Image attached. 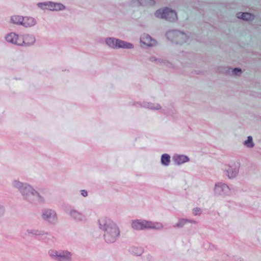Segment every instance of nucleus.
I'll list each match as a JSON object with an SVG mask.
<instances>
[{
  "label": "nucleus",
  "instance_id": "2",
  "mask_svg": "<svg viewBox=\"0 0 261 261\" xmlns=\"http://www.w3.org/2000/svg\"><path fill=\"white\" fill-rule=\"evenodd\" d=\"M132 227L136 230H141L146 228L159 229L162 227V225L158 223H154L151 221L135 220L133 221Z\"/></svg>",
  "mask_w": 261,
  "mask_h": 261
},
{
  "label": "nucleus",
  "instance_id": "18",
  "mask_svg": "<svg viewBox=\"0 0 261 261\" xmlns=\"http://www.w3.org/2000/svg\"><path fill=\"white\" fill-rule=\"evenodd\" d=\"M238 168H234L233 170H232L231 171H230V169H228L227 170V176L229 178H233L236 176V175L238 173Z\"/></svg>",
  "mask_w": 261,
  "mask_h": 261
},
{
  "label": "nucleus",
  "instance_id": "17",
  "mask_svg": "<svg viewBox=\"0 0 261 261\" xmlns=\"http://www.w3.org/2000/svg\"><path fill=\"white\" fill-rule=\"evenodd\" d=\"M170 162V156L168 154H164L161 158V162L162 164L168 166Z\"/></svg>",
  "mask_w": 261,
  "mask_h": 261
},
{
  "label": "nucleus",
  "instance_id": "14",
  "mask_svg": "<svg viewBox=\"0 0 261 261\" xmlns=\"http://www.w3.org/2000/svg\"><path fill=\"white\" fill-rule=\"evenodd\" d=\"M55 216V212L50 210H46L43 214V218L48 221H50V219H54Z\"/></svg>",
  "mask_w": 261,
  "mask_h": 261
},
{
  "label": "nucleus",
  "instance_id": "8",
  "mask_svg": "<svg viewBox=\"0 0 261 261\" xmlns=\"http://www.w3.org/2000/svg\"><path fill=\"white\" fill-rule=\"evenodd\" d=\"M23 37V45H30L33 44L35 42V37L31 35H26L22 36Z\"/></svg>",
  "mask_w": 261,
  "mask_h": 261
},
{
  "label": "nucleus",
  "instance_id": "19",
  "mask_svg": "<svg viewBox=\"0 0 261 261\" xmlns=\"http://www.w3.org/2000/svg\"><path fill=\"white\" fill-rule=\"evenodd\" d=\"M222 188L223 190H227L228 189L227 186L224 184H219L216 185L215 190L216 192L220 193V189Z\"/></svg>",
  "mask_w": 261,
  "mask_h": 261
},
{
  "label": "nucleus",
  "instance_id": "28",
  "mask_svg": "<svg viewBox=\"0 0 261 261\" xmlns=\"http://www.w3.org/2000/svg\"><path fill=\"white\" fill-rule=\"evenodd\" d=\"M171 33V32H168L167 34V36L169 35Z\"/></svg>",
  "mask_w": 261,
  "mask_h": 261
},
{
  "label": "nucleus",
  "instance_id": "20",
  "mask_svg": "<svg viewBox=\"0 0 261 261\" xmlns=\"http://www.w3.org/2000/svg\"><path fill=\"white\" fill-rule=\"evenodd\" d=\"M245 145L249 147H252L253 146V143L252 142V138L251 136L248 137L247 141H245L244 143Z\"/></svg>",
  "mask_w": 261,
  "mask_h": 261
},
{
  "label": "nucleus",
  "instance_id": "22",
  "mask_svg": "<svg viewBox=\"0 0 261 261\" xmlns=\"http://www.w3.org/2000/svg\"><path fill=\"white\" fill-rule=\"evenodd\" d=\"M141 2V5H146L149 4L150 5H153L154 4V2L152 0H138Z\"/></svg>",
  "mask_w": 261,
  "mask_h": 261
},
{
  "label": "nucleus",
  "instance_id": "9",
  "mask_svg": "<svg viewBox=\"0 0 261 261\" xmlns=\"http://www.w3.org/2000/svg\"><path fill=\"white\" fill-rule=\"evenodd\" d=\"M36 21L33 17H23L22 25L25 27H31L35 25Z\"/></svg>",
  "mask_w": 261,
  "mask_h": 261
},
{
  "label": "nucleus",
  "instance_id": "10",
  "mask_svg": "<svg viewBox=\"0 0 261 261\" xmlns=\"http://www.w3.org/2000/svg\"><path fill=\"white\" fill-rule=\"evenodd\" d=\"M237 17L238 18L242 19L245 20H253L254 16L249 13H241L239 12L237 14Z\"/></svg>",
  "mask_w": 261,
  "mask_h": 261
},
{
  "label": "nucleus",
  "instance_id": "29",
  "mask_svg": "<svg viewBox=\"0 0 261 261\" xmlns=\"http://www.w3.org/2000/svg\"><path fill=\"white\" fill-rule=\"evenodd\" d=\"M35 234H39V233H37V232L35 233Z\"/></svg>",
  "mask_w": 261,
  "mask_h": 261
},
{
  "label": "nucleus",
  "instance_id": "3",
  "mask_svg": "<svg viewBox=\"0 0 261 261\" xmlns=\"http://www.w3.org/2000/svg\"><path fill=\"white\" fill-rule=\"evenodd\" d=\"M155 15L157 17L164 18L169 21H174L177 19L176 12L168 8L157 10Z\"/></svg>",
  "mask_w": 261,
  "mask_h": 261
},
{
  "label": "nucleus",
  "instance_id": "5",
  "mask_svg": "<svg viewBox=\"0 0 261 261\" xmlns=\"http://www.w3.org/2000/svg\"><path fill=\"white\" fill-rule=\"evenodd\" d=\"M49 254L51 256H57L59 259H71V253L67 251L58 252L57 251L50 250L49 251Z\"/></svg>",
  "mask_w": 261,
  "mask_h": 261
},
{
  "label": "nucleus",
  "instance_id": "6",
  "mask_svg": "<svg viewBox=\"0 0 261 261\" xmlns=\"http://www.w3.org/2000/svg\"><path fill=\"white\" fill-rule=\"evenodd\" d=\"M16 186L19 188H21V193L23 196H30L34 195V190L30 186H27L25 184L16 182Z\"/></svg>",
  "mask_w": 261,
  "mask_h": 261
},
{
  "label": "nucleus",
  "instance_id": "12",
  "mask_svg": "<svg viewBox=\"0 0 261 261\" xmlns=\"http://www.w3.org/2000/svg\"><path fill=\"white\" fill-rule=\"evenodd\" d=\"M23 17L19 15H14L11 17V21L17 25H22L23 23Z\"/></svg>",
  "mask_w": 261,
  "mask_h": 261
},
{
  "label": "nucleus",
  "instance_id": "21",
  "mask_svg": "<svg viewBox=\"0 0 261 261\" xmlns=\"http://www.w3.org/2000/svg\"><path fill=\"white\" fill-rule=\"evenodd\" d=\"M70 214L72 217H73L75 219H77L78 220L82 219L81 215L75 211H71Z\"/></svg>",
  "mask_w": 261,
  "mask_h": 261
},
{
  "label": "nucleus",
  "instance_id": "7",
  "mask_svg": "<svg viewBox=\"0 0 261 261\" xmlns=\"http://www.w3.org/2000/svg\"><path fill=\"white\" fill-rule=\"evenodd\" d=\"M141 42L148 46H152L156 44L155 40L152 39L151 37L147 34H143L140 38Z\"/></svg>",
  "mask_w": 261,
  "mask_h": 261
},
{
  "label": "nucleus",
  "instance_id": "15",
  "mask_svg": "<svg viewBox=\"0 0 261 261\" xmlns=\"http://www.w3.org/2000/svg\"><path fill=\"white\" fill-rule=\"evenodd\" d=\"M118 40L115 38H109L106 40V43L112 48H116Z\"/></svg>",
  "mask_w": 261,
  "mask_h": 261
},
{
  "label": "nucleus",
  "instance_id": "26",
  "mask_svg": "<svg viewBox=\"0 0 261 261\" xmlns=\"http://www.w3.org/2000/svg\"><path fill=\"white\" fill-rule=\"evenodd\" d=\"M81 194L83 196H84V197H86L87 196V192L85 190H82L81 191Z\"/></svg>",
  "mask_w": 261,
  "mask_h": 261
},
{
  "label": "nucleus",
  "instance_id": "16",
  "mask_svg": "<svg viewBox=\"0 0 261 261\" xmlns=\"http://www.w3.org/2000/svg\"><path fill=\"white\" fill-rule=\"evenodd\" d=\"M189 159L187 156L184 155H178L175 157V161L178 164H180L188 161Z\"/></svg>",
  "mask_w": 261,
  "mask_h": 261
},
{
  "label": "nucleus",
  "instance_id": "24",
  "mask_svg": "<svg viewBox=\"0 0 261 261\" xmlns=\"http://www.w3.org/2000/svg\"><path fill=\"white\" fill-rule=\"evenodd\" d=\"M186 222V220H181L179 221L178 223L177 224L178 226H182Z\"/></svg>",
  "mask_w": 261,
  "mask_h": 261
},
{
  "label": "nucleus",
  "instance_id": "27",
  "mask_svg": "<svg viewBox=\"0 0 261 261\" xmlns=\"http://www.w3.org/2000/svg\"><path fill=\"white\" fill-rule=\"evenodd\" d=\"M4 208L2 206H0V215L4 213Z\"/></svg>",
  "mask_w": 261,
  "mask_h": 261
},
{
  "label": "nucleus",
  "instance_id": "4",
  "mask_svg": "<svg viewBox=\"0 0 261 261\" xmlns=\"http://www.w3.org/2000/svg\"><path fill=\"white\" fill-rule=\"evenodd\" d=\"M7 41L12 43L18 45H23V37L22 36H20L14 33H10L8 34L5 37Z\"/></svg>",
  "mask_w": 261,
  "mask_h": 261
},
{
  "label": "nucleus",
  "instance_id": "13",
  "mask_svg": "<svg viewBox=\"0 0 261 261\" xmlns=\"http://www.w3.org/2000/svg\"><path fill=\"white\" fill-rule=\"evenodd\" d=\"M133 47V44L130 43H128L120 40H118L116 48H132Z\"/></svg>",
  "mask_w": 261,
  "mask_h": 261
},
{
  "label": "nucleus",
  "instance_id": "25",
  "mask_svg": "<svg viewBox=\"0 0 261 261\" xmlns=\"http://www.w3.org/2000/svg\"><path fill=\"white\" fill-rule=\"evenodd\" d=\"M200 212V209L195 208L193 210V213L195 215H197Z\"/></svg>",
  "mask_w": 261,
  "mask_h": 261
},
{
  "label": "nucleus",
  "instance_id": "11",
  "mask_svg": "<svg viewBox=\"0 0 261 261\" xmlns=\"http://www.w3.org/2000/svg\"><path fill=\"white\" fill-rule=\"evenodd\" d=\"M48 8L50 10L59 11L64 9V6L60 3L49 2L48 4Z\"/></svg>",
  "mask_w": 261,
  "mask_h": 261
},
{
  "label": "nucleus",
  "instance_id": "1",
  "mask_svg": "<svg viewBox=\"0 0 261 261\" xmlns=\"http://www.w3.org/2000/svg\"><path fill=\"white\" fill-rule=\"evenodd\" d=\"M100 226H103L104 237L108 243H113L118 238L120 231L117 226L111 220L102 218L99 220Z\"/></svg>",
  "mask_w": 261,
  "mask_h": 261
},
{
  "label": "nucleus",
  "instance_id": "23",
  "mask_svg": "<svg viewBox=\"0 0 261 261\" xmlns=\"http://www.w3.org/2000/svg\"><path fill=\"white\" fill-rule=\"evenodd\" d=\"M241 72L242 71H241V69H239L238 68H236L233 69V72L236 75L238 74V73H241Z\"/></svg>",
  "mask_w": 261,
  "mask_h": 261
}]
</instances>
